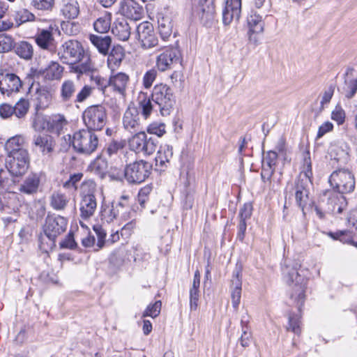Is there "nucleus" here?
I'll return each mask as SVG.
<instances>
[{"mask_svg":"<svg viewBox=\"0 0 357 357\" xmlns=\"http://www.w3.org/2000/svg\"><path fill=\"white\" fill-rule=\"evenodd\" d=\"M301 265L296 264L294 266H286L283 269L284 279L289 286V305L296 307L298 312H301L302 307L305 301V290L307 279L303 274V271L300 270Z\"/></svg>","mask_w":357,"mask_h":357,"instance_id":"obj_1","label":"nucleus"},{"mask_svg":"<svg viewBox=\"0 0 357 357\" xmlns=\"http://www.w3.org/2000/svg\"><path fill=\"white\" fill-rule=\"evenodd\" d=\"M93 88L84 85L80 91L77 92V84L74 80H64L59 88V98L64 104L80 103L86 100L92 93Z\"/></svg>","mask_w":357,"mask_h":357,"instance_id":"obj_2","label":"nucleus"},{"mask_svg":"<svg viewBox=\"0 0 357 357\" xmlns=\"http://www.w3.org/2000/svg\"><path fill=\"white\" fill-rule=\"evenodd\" d=\"M151 98L158 105L162 116L170 114L176 101L172 90L169 86L162 83L155 85Z\"/></svg>","mask_w":357,"mask_h":357,"instance_id":"obj_3","label":"nucleus"},{"mask_svg":"<svg viewBox=\"0 0 357 357\" xmlns=\"http://www.w3.org/2000/svg\"><path fill=\"white\" fill-rule=\"evenodd\" d=\"M72 144L77 152L89 155L96 150L98 138L92 130L83 129L74 133Z\"/></svg>","mask_w":357,"mask_h":357,"instance_id":"obj_4","label":"nucleus"},{"mask_svg":"<svg viewBox=\"0 0 357 357\" xmlns=\"http://www.w3.org/2000/svg\"><path fill=\"white\" fill-rule=\"evenodd\" d=\"M83 121L89 130H101L107 122V112L101 105L87 107L83 113Z\"/></svg>","mask_w":357,"mask_h":357,"instance_id":"obj_5","label":"nucleus"},{"mask_svg":"<svg viewBox=\"0 0 357 357\" xmlns=\"http://www.w3.org/2000/svg\"><path fill=\"white\" fill-rule=\"evenodd\" d=\"M151 165L141 160L128 164L125 168L124 176L130 183H141L149 176Z\"/></svg>","mask_w":357,"mask_h":357,"instance_id":"obj_6","label":"nucleus"},{"mask_svg":"<svg viewBox=\"0 0 357 357\" xmlns=\"http://www.w3.org/2000/svg\"><path fill=\"white\" fill-rule=\"evenodd\" d=\"M331 185L341 194L351 192L355 188L353 174L347 169H338L333 172L330 178Z\"/></svg>","mask_w":357,"mask_h":357,"instance_id":"obj_7","label":"nucleus"},{"mask_svg":"<svg viewBox=\"0 0 357 357\" xmlns=\"http://www.w3.org/2000/svg\"><path fill=\"white\" fill-rule=\"evenodd\" d=\"M85 52L82 45L79 41L68 40L61 46L58 55L63 63L72 65L80 60Z\"/></svg>","mask_w":357,"mask_h":357,"instance_id":"obj_8","label":"nucleus"},{"mask_svg":"<svg viewBox=\"0 0 357 357\" xmlns=\"http://www.w3.org/2000/svg\"><path fill=\"white\" fill-rule=\"evenodd\" d=\"M29 163L30 157L27 149L8 155L6 165L16 176L24 174L29 167Z\"/></svg>","mask_w":357,"mask_h":357,"instance_id":"obj_9","label":"nucleus"},{"mask_svg":"<svg viewBox=\"0 0 357 357\" xmlns=\"http://www.w3.org/2000/svg\"><path fill=\"white\" fill-rule=\"evenodd\" d=\"M59 32L56 25L50 24L46 29H39L35 36V41L41 49L49 52H54L56 48V42L54 33Z\"/></svg>","mask_w":357,"mask_h":357,"instance_id":"obj_10","label":"nucleus"},{"mask_svg":"<svg viewBox=\"0 0 357 357\" xmlns=\"http://www.w3.org/2000/svg\"><path fill=\"white\" fill-rule=\"evenodd\" d=\"M180 51L176 47L169 46L162 49V52L157 56L155 66L158 70L164 72L178 61Z\"/></svg>","mask_w":357,"mask_h":357,"instance_id":"obj_11","label":"nucleus"},{"mask_svg":"<svg viewBox=\"0 0 357 357\" xmlns=\"http://www.w3.org/2000/svg\"><path fill=\"white\" fill-rule=\"evenodd\" d=\"M21 86V80L15 74L0 72V91L2 94L10 96L13 93L18 92Z\"/></svg>","mask_w":357,"mask_h":357,"instance_id":"obj_12","label":"nucleus"},{"mask_svg":"<svg viewBox=\"0 0 357 357\" xmlns=\"http://www.w3.org/2000/svg\"><path fill=\"white\" fill-rule=\"evenodd\" d=\"M32 144L34 150L38 151L43 155L48 157L54 152L56 146L53 137L45 133L33 135Z\"/></svg>","mask_w":357,"mask_h":357,"instance_id":"obj_13","label":"nucleus"},{"mask_svg":"<svg viewBox=\"0 0 357 357\" xmlns=\"http://www.w3.org/2000/svg\"><path fill=\"white\" fill-rule=\"evenodd\" d=\"M137 36L144 48H151L154 47L158 40L155 36L153 25L148 22H143L137 26Z\"/></svg>","mask_w":357,"mask_h":357,"instance_id":"obj_14","label":"nucleus"},{"mask_svg":"<svg viewBox=\"0 0 357 357\" xmlns=\"http://www.w3.org/2000/svg\"><path fill=\"white\" fill-rule=\"evenodd\" d=\"M97 68L92 61L91 56L85 52L80 60L73 63L70 66V72L77 74L78 78L82 75H93L96 72Z\"/></svg>","mask_w":357,"mask_h":357,"instance_id":"obj_15","label":"nucleus"},{"mask_svg":"<svg viewBox=\"0 0 357 357\" xmlns=\"http://www.w3.org/2000/svg\"><path fill=\"white\" fill-rule=\"evenodd\" d=\"M308 155L309 153H307L304 158L302 170L299 174L296 183V190H309V186L311 184L312 172L311 159Z\"/></svg>","mask_w":357,"mask_h":357,"instance_id":"obj_16","label":"nucleus"},{"mask_svg":"<svg viewBox=\"0 0 357 357\" xmlns=\"http://www.w3.org/2000/svg\"><path fill=\"white\" fill-rule=\"evenodd\" d=\"M248 26V36L250 42L257 43V40L254 34L261 33L264 29V22L262 17L255 10H251L247 17Z\"/></svg>","mask_w":357,"mask_h":357,"instance_id":"obj_17","label":"nucleus"},{"mask_svg":"<svg viewBox=\"0 0 357 357\" xmlns=\"http://www.w3.org/2000/svg\"><path fill=\"white\" fill-rule=\"evenodd\" d=\"M241 12V0H227L222 10V22L229 25L233 20L238 21Z\"/></svg>","mask_w":357,"mask_h":357,"instance_id":"obj_18","label":"nucleus"},{"mask_svg":"<svg viewBox=\"0 0 357 357\" xmlns=\"http://www.w3.org/2000/svg\"><path fill=\"white\" fill-rule=\"evenodd\" d=\"M119 12L127 18L137 21L142 19L144 9L135 0H123L121 3Z\"/></svg>","mask_w":357,"mask_h":357,"instance_id":"obj_19","label":"nucleus"},{"mask_svg":"<svg viewBox=\"0 0 357 357\" xmlns=\"http://www.w3.org/2000/svg\"><path fill=\"white\" fill-rule=\"evenodd\" d=\"M241 267L236 266L231 280V298L233 307L237 310L241 298L242 281L240 276Z\"/></svg>","mask_w":357,"mask_h":357,"instance_id":"obj_20","label":"nucleus"},{"mask_svg":"<svg viewBox=\"0 0 357 357\" xmlns=\"http://www.w3.org/2000/svg\"><path fill=\"white\" fill-rule=\"evenodd\" d=\"M277 160L278 153L276 151H270L267 152L263 160L261 173V179L264 183L271 182V178L275 172Z\"/></svg>","mask_w":357,"mask_h":357,"instance_id":"obj_21","label":"nucleus"},{"mask_svg":"<svg viewBox=\"0 0 357 357\" xmlns=\"http://www.w3.org/2000/svg\"><path fill=\"white\" fill-rule=\"evenodd\" d=\"M6 165V167L0 169V189L8 192H13L16 186V176Z\"/></svg>","mask_w":357,"mask_h":357,"instance_id":"obj_22","label":"nucleus"},{"mask_svg":"<svg viewBox=\"0 0 357 357\" xmlns=\"http://www.w3.org/2000/svg\"><path fill=\"white\" fill-rule=\"evenodd\" d=\"M123 124L124 128L129 131L139 128L140 120L137 107L128 106L123 115Z\"/></svg>","mask_w":357,"mask_h":357,"instance_id":"obj_23","label":"nucleus"},{"mask_svg":"<svg viewBox=\"0 0 357 357\" xmlns=\"http://www.w3.org/2000/svg\"><path fill=\"white\" fill-rule=\"evenodd\" d=\"M96 197L93 194L84 195L80 202V216L84 220H87L92 216L96 208Z\"/></svg>","mask_w":357,"mask_h":357,"instance_id":"obj_24","label":"nucleus"},{"mask_svg":"<svg viewBox=\"0 0 357 357\" xmlns=\"http://www.w3.org/2000/svg\"><path fill=\"white\" fill-rule=\"evenodd\" d=\"M347 205L345 197L340 192L329 193L327 201V211L328 213H340Z\"/></svg>","mask_w":357,"mask_h":357,"instance_id":"obj_25","label":"nucleus"},{"mask_svg":"<svg viewBox=\"0 0 357 357\" xmlns=\"http://www.w3.org/2000/svg\"><path fill=\"white\" fill-rule=\"evenodd\" d=\"M354 68L348 67L344 73V85L342 93L348 98H352L357 92V79L353 78Z\"/></svg>","mask_w":357,"mask_h":357,"instance_id":"obj_26","label":"nucleus"},{"mask_svg":"<svg viewBox=\"0 0 357 357\" xmlns=\"http://www.w3.org/2000/svg\"><path fill=\"white\" fill-rule=\"evenodd\" d=\"M129 82V76L123 73H119L109 77V86L113 91L122 96H126V90Z\"/></svg>","mask_w":357,"mask_h":357,"instance_id":"obj_27","label":"nucleus"},{"mask_svg":"<svg viewBox=\"0 0 357 357\" xmlns=\"http://www.w3.org/2000/svg\"><path fill=\"white\" fill-rule=\"evenodd\" d=\"M40 180L36 174H29L26 176L18 188L21 193L31 195L37 193Z\"/></svg>","mask_w":357,"mask_h":357,"instance_id":"obj_28","label":"nucleus"},{"mask_svg":"<svg viewBox=\"0 0 357 357\" xmlns=\"http://www.w3.org/2000/svg\"><path fill=\"white\" fill-rule=\"evenodd\" d=\"M63 69L58 62L50 61L43 70H40V73L46 80H59L62 77Z\"/></svg>","mask_w":357,"mask_h":357,"instance_id":"obj_29","label":"nucleus"},{"mask_svg":"<svg viewBox=\"0 0 357 357\" xmlns=\"http://www.w3.org/2000/svg\"><path fill=\"white\" fill-rule=\"evenodd\" d=\"M130 26L128 22L123 19L116 20L112 27V33L119 40L126 41L130 36Z\"/></svg>","mask_w":357,"mask_h":357,"instance_id":"obj_30","label":"nucleus"},{"mask_svg":"<svg viewBox=\"0 0 357 357\" xmlns=\"http://www.w3.org/2000/svg\"><path fill=\"white\" fill-rule=\"evenodd\" d=\"M89 39L100 54L105 56L108 54L112 43V39L109 36L90 34Z\"/></svg>","mask_w":357,"mask_h":357,"instance_id":"obj_31","label":"nucleus"},{"mask_svg":"<svg viewBox=\"0 0 357 357\" xmlns=\"http://www.w3.org/2000/svg\"><path fill=\"white\" fill-rule=\"evenodd\" d=\"M65 19H75L79 14V6L75 0H63L60 8Z\"/></svg>","mask_w":357,"mask_h":357,"instance_id":"obj_32","label":"nucleus"},{"mask_svg":"<svg viewBox=\"0 0 357 357\" xmlns=\"http://www.w3.org/2000/svg\"><path fill=\"white\" fill-rule=\"evenodd\" d=\"M6 149L8 154L26 150V140L23 135H17L9 138L6 143Z\"/></svg>","mask_w":357,"mask_h":357,"instance_id":"obj_33","label":"nucleus"},{"mask_svg":"<svg viewBox=\"0 0 357 357\" xmlns=\"http://www.w3.org/2000/svg\"><path fill=\"white\" fill-rule=\"evenodd\" d=\"M52 93L45 87H39L36 91V109H44L47 108L52 101Z\"/></svg>","mask_w":357,"mask_h":357,"instance_id":"obj_34","label":"nucleus"},{"mask_svg":"<svg viewBox=\"0 0 357 357\" xmlns=\"http://www.w3.org/2000/svg\"><path fill=\"white\" fill-rule=\"evenodd\" d=\"M124 58V51L121 46H114L108 53L107 64L109 68L114 70L121 63Z\"/></svg>","mask_w":357,"mask_h":357,"instance_id":"obj_35","label":"nucleus"},{"mask_svg":"<svg viewBox=\"0 0 357 357\" xmlns=\"http://www.w3.org/2000/svg\"><path fill=\"white\" fill-rule=\"evenodd\" d=\"M68 121L61 114H56L52 116L47 123V129L50 132L59 135L67 126Z\"/></svg>","mask_w":357,"mask_h":357,"instance_id":"obj_36","label":"nucleus"},{"mask_svg":"<svg viewBox=\"0 0 357 357\" xmlns=\"http://www.w3.org/2000/svg\"><path fill=\"white\" fill-rule=\"evenodd\" d=\"M173 156L172 146L165 144L160 146L155 158V165L165 167L167 163L169 162L170 159Z\"/></svg>","mask_w":357,"mask_h":357,"instance_id":"obj_37","label":"nucleus"},{"mask_svg":"<svg viewBox=\"0 0 357 357\" xmlns=\"http://www.w3.org/2000/svg\"><path fill=\"white\" fill-rule=\"evenodd\" d=\"M69 198L60 192H54L50 197V206L56 211H62L66 208Z\"/></svg>","mask_w":357,"mask_h":357,"instance_id":"obj_38","label":"nucleus"},{"mask_svg":"<svg viewBox=\"0 0 357 357\" xmlns=\"http://www.w3.org/2000/svg\"><path fill=\"white\" fill-rule=\"evenodd\" d=\"M89 168L92 172L103 178L107 172L108 162L105 158L98 156L91 163Z\"/></svg>","mask_w":357,"mask_h":357,"instance_id":"obj_39","label":"nucleus"},{"mask_svg":"<svg viewBox=\"0 0 357 357\" xmlns=\"http://www.w3.org/2000/svg\"><path fill=\"white\" fill-rule=\"evenodd\" d=\"M15 47V53L21 58L29 60L33 54V46L26 41H21L16 44Z\"/></svg>","mask_w":357,"mask_h":357,"instance_id":"obj_40","label":"nucleus"},{"mask_svg":"<svg viewBox=\"0 0 357 357\" xmlns=\"http://www.w3.org/2000/svg\"><path fill=\"white\" fill-rule=\"evenodd\" d=\"M65 225H43V231L44 234L53 242L56 237L66 231Z\"/></svg>","mask_w":357,"mask_h":357,"instance_id":"obj_41","label":"nucleus"},{"mask_svg":"<svg viewBox=\"0 0 357 357\" xmlns=\"http://www.w3.org/2000/svg\"><path fill=\"white\" fill-rule=\"evenodd\" d=\"M328 234L333 239L340 240L344 243L351 244L357 248V241H355V236L350 231H337L335 233L329 232Z\"/></svg>","mask_w":357,"mask_h":357,"instance_id":"obj_42","label":"nucleus"},{"mask_svg":"<svg viewBox=\"0 0 357 357\" xmlns=\"http://www.w3.org/2000/svg\"><path fill=\"white\" fill-rule=\"evenodd\" d=\"M158 31L163 40H166L172 35V24L168 17H162L158 20Z\"/></svg>","mask_w":357,"mask_h":357,"instance_id":"obj_43","label":"nucleus"},{"mask_svg":"<svg viewBox=\"0 0 357 357\" xmlns=\"http://www.w3.org/2000/svg\"><path fill=\"white\" fill-rule=\"evenodd\" d=\"M111 26V15H105L99 17L93 23L94 30L100 33H106Z\"/></svg>","mask_w":357,"mask_h":357,"instance_id":"obj_44","label":"nucleus"},{"mask_svg":"<svg viewBox=\"0 0 357 357\" xmlns=\"http://www.w3.org/2000/svg\"><path fill=\"white\" fill-rule=\"evenodd\" d=\"M35 18V15L32 13L24 8L16 11L14 15L17 26L25 22L34 21Z\"/></svg>","mask_w":357,"mask_h":357,"instance_id":"obj_45","label":"nucleus"},{"mask_svg":"<svg viewBox=\"0 0 357 357\" xmlns=\"http://www.w3.org/2000/svg\"><path fill=\"white\" fill-rule=\"evenodd\" d=\"M146 134L144 132H139L134 135L128 141V145L131 151L135 153L139 149L142 142H144L146 138Z\"/></svg>","mask_w":357,"mask_h":357,"instance_id":"obj_46","label":"nucleus"},{"mask_svg":"<svg viewBox=\"0 0 357 357\" xmlns=\"http://www.w3.org/2000/svg\"><path fill=\"white\" fill-rule=\"evenodd\" d=\"M144 141V142H142V144L139 147V149L137 151V153H142L146 155L153 154L156 149V144L155 143L154 139H152L151 137H148V136L146 135Z\"/></svg>","mask_w":357,"mask_h":357,"instance_id":"obj_47","label":"nucleus"},{"mask_svg":"<svg viewBox=\"0 0 357 357\" xmlns=\"http://www.w3.org/2000/svg\"><path fill=\"white\" fill-rule=\"evenodd\" d=\"M121 209L114 206V202H112V208L109 209H104L102 211V218L107 222H113L114 220L119 216L120 214L123 213Z\"/></svg>","mask_w":357,"mask_h":357,"instance_id":"obj_48","label":"nucleus"},{"mask_svg":"<svg viewBox=\"0 0 357 357\" xmlns=\"http://www.w3.org/2000/svg\"><path fill=\"white\" fill-rule=\"evenodd\" d=\"M29 102L27 100L21 98L13 107L15 109L14 114L19 119L25 116L29 111Z\"/></svg>","mask_w":357,"mask_h":357,"instance_id":"obj_49","label":"nucleus"},{"mask_svg":"<svg viewBox=\"0 0 357 357\" xmlns=\"http://www.w3.org/2000/svg\"><path fill=\"white\" fill-rule=\"evenodd\" d=\"M14 39L11 36L0 34V53L8 52L14 47Z\"/></svg>","mask_w":357,"mask_h":357,"instance_id":"obj_50","label":"nucleus"},{"mask_svg":"<svg viewBox=\"0 0 357 357\" xmlns=\"http://www.w3.org/2000/svg\"><path fill=\"white\" fill-rule=\"evenodd\" d=\"M162 303L160 301H155L153 304H150L142 314V317H157L161 310Z\"/></svg>","mask_w":357,"mask_h":357,"instance_id":"obj_51","label":"nucleus"},{"mask_svg":"<svg viewBox=\"0 0 357 357\" xmlns=\"http://www.w3.org/2000/svg\"><path fill=\"white\" fill-rule=\"evenodd\" d=\"M300 318L298 315H290L287 330L291 331L296 335H300L301 333Z\"/></svg>","mask_w":357,"mask_h":357,"instance_id":"obj_52","label":"nucleus"},{"mask_svg":"<svg viewBox=\"0 0 357 357\" xmlns=\"http://www.w3.org/2000/svg\"><path fill=\"white\" fill-rule=\"evenodd\" d=\"M157 75V70L154 68H151L144 73L142 77V85L146 89L151 87L156 79Z\"/></svg>","mask_w":357,"mask_h":357,"instance_id":"obj_53","label":"nucleus"},{"mask_svg":"<svg viewBox=\"0 0 357 357\" xmlns=\"http://www.w3.org/2000/svg\"><path fill=\"white\" fill-rule=\"evenodd\" d=\"M152 101L153 100H151V98H145L139 103V108L142 110V114L145 119L149 117L153 110V105Z\"/></svg>","mask_w":357,"mask_h":357,"instance_id":"obj_54","label":"nucleus"},{"mask_svg":"<svg viewBox=\"0 0 357 357\" xmlns=\"http://www.w3.org/2000/svg\"><path fill=\"white\" fill-rule=\"evenodd\" d=\"M91 80L96 84L98 90L102 91V93H105L107 87L109 86V79H107L100 75H91Z\"/></svg>","mask_w":357,"mask_h":357,"instance_id":"obj_55","label":"nucleus"},{"mask_svg":"<svg viewBox=\"0 0 357 357\" xmlns=\"http://www.w3.org/2000/svg\"><path fill=\"white\" fill-rule=\"evenodd\" d=\"M308 194L309 190H296L295 192L296 203L298 205V206L302 208V210H303L304 208L306 207L307 204H310Z\"/></svg>","mask_w":357,"mask_h":357,"instance_id":"obj_56","label":"nucleus"},{"mask_svg":"<svg viewBox=\"0 0 357 357\" xmlns=\"http://www.w3.org/2000/svg\"><path fill=\"white\" fill-rule=\"evenodd\" d=\"M93 230L98 236V242L96 244V248L94 249L96 251H98L105 245V239L106 237V232L102 229V225H93Z\"/></svg>","mask_w":357,"mask_h":357,"instance_id":"obj_57","label":"nucleus"},{"mask_svg":"<svg viewBox=\"0 0 357 357\" xmlns=\"http://www.w3.org/2000/svg\"><path fill=\"white\" fill-rule=\"evenodd\" d=\"M165 128V124L163 123L153 122L148 126L147 132L162 137L166 133Z\"/></svg>","mask_w":357,"mask_h":357,"instance_id":"obj_58","label":"nucleus"},{"mask_svg":"<svg viewBox=\"0 0 357 357\" xmlns=\"http://www.w3.org/2000/svg\"><path fill=\"white\" fill-rule=\"evenodd\" d=\"M346 114L342 107L337 105L331 112V119L335 121L337 125H342L344 123Z\"/></svg>","mask_w":357,"mask_h":357,"instance_id":"obj_59","label":"nucleus"},{"mask_svg":"<svg viewBox=\"0 0 357 357\" xmlns=\"http://www.w3.org/2000/svg\"><path fill=\"white\" fill-rule=\"evenodd\" d=\"M31 4L38 10H48L52 8L54 0H31Z\"/></svg>","mask_w":357,"mask_h":357,"instance_id":"obj_60","label":"nucleus"},{"mask_svg":"<svg viewBox=\"0 0 357 357\" xmlns=\"http://www.w3.org/2000/svg\"><path fill=\"white\" fill-rule=\"evenodd\" d=\"M61 248H66L73 250L77 246V243L74 239V234L72 229L69 231L67 236L60 243Z\"/></svg>","mask_w":357,"mask_h":357,"instance_id":"obj_61","label":"nucleus"},{"mask_svg":"<svg viewBox=\"0 0 357 357\" xmlns=\"http://www.w3.org/2000/svg\"><path fill=\"white\" fill-rule=\"evenodd\" d=\"M252 340V333L248 326H243L239 342L243 347H248Z\"/></svg>","mask_w":357,"mask_h":357,"instance_id":"obj_62","label":"nucleus"},{"mask_svg":"<svg viewBox=\"0 0 357 357\" xmlns=\"http://www.w3.org/2000/svg\"><path fill=\"white\" fill-rule=\"evenodd\" d=\"M199 288L191 287L190 289V310H196L198 307V301L199 298Z\"/></svg>","mask_w":357,"mask_h":357,"instance_id":"obj_63","label":"nucleus"},{"mask_svg":"<svg viewBox=\"0 0 357 357\" xmlns=\"http://www.w3.org/2000/svg\"><path fill=\"white\" fill-rule=\"evenodd\" d=\"M83 174L77 173L71 175L70 178L63 183V188L67 189L74 188L77 189V184L81 181Z\"/></svg>","mask_w":357,"mask_h":357,"instance_id":"obj_64","label":"nucleus"}]
</instances>
